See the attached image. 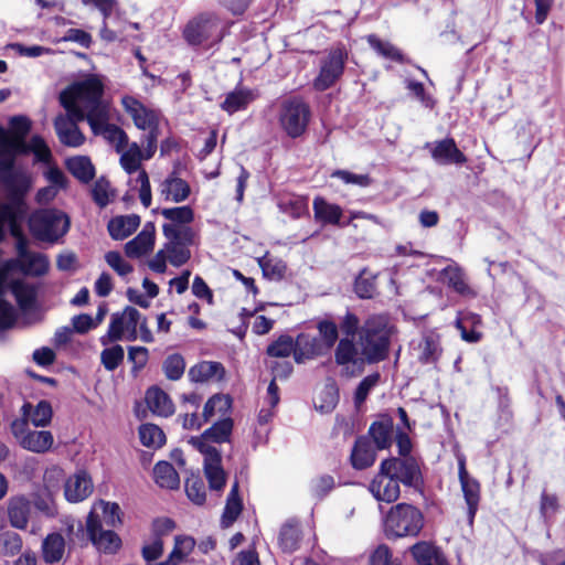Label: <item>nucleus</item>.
<instances>
[{"instance_id":"obj_1","label":"nucleus","mask_w":565,"mask_h":565,"mask_svg":"<svg viewBox=\"0 0 565 565\" xmlns=\"http://www.w3.org/2000/svg\"><path fill=\"white\" fill-rule=\"evenodd\" d=\"M393 327L385 315H372L360 327L356 343L350 338L339 341L334 352L339 365L361 367L386 359Z\"/></svg>"},{"instance_id":"obj_2","label":"nucleus","mask_w":565,"mask_h":565,"mask_svg":"<svg viewBox=\"0 0 565 565\" xmlns=\"http://www.w3.org/2000/svg\"><path fill=\"white\" fill-rule=\"evenodd\" d=\"M98 88L99 76L90 74L61 92L60 103L66 114L55 118L54 128L62 145L77 148L85 142V136L77 124L85 119L88 121V108L84 102L96 94Z\"/></svg>"},{"instance_id":"obj_3","label":"nucleus","mask_w":565,"mask_h":565,"mask_svg":"<svg viewBox=\"0 0 565 565\" xmlns=\"http://www.w3.org/2000/svg\"><path fill=\"white\" fill-rule=\"evenodd\" d=\"M17 258L7 260L0 267V328H9L15 320V311L11 303L3 299L7 292V276L12 269H19L24 275L43 276L47 273L50 262L44 254L31 252L28 241L15 226Z\"/></svg>"},{"instance_id":"obj_4","label":"nucleus","mask_w":565,"mask_h":565,"mask_svg":"<svg viewBox=\"0 0 565 565\" xmlns=\"http://www.w3.org/2000/svg\"><path fill=\"white\" fill-rule=\"evenodd\" d=\"M12 167L13 164L8 169H0L10 200L9 203L0 202V241L4 237L7 225L12 235L17 234V221L25 213L23 198L32 186L30 174L24 171H14Z\"/></svg>"},{"instance_id":"obj_5","label":"nucleus","mask_w":565,"mask_h":565,"mask_svg":"<svg viewBox=\"0 0 565 565\" xmlns=\"http://www.w3.org/2000/svg\"><path fill=\"white\" fill-rule=\"evenodd\" d=\"M146 343L153 341V335L147 326V319L136 308L126 307L120 312L111 315L107 332L100 337V343L108 345L117 341H135L138 339Z\"/></svg>"},{"instance_id":"obj_6","label":"nucleus","mask_w":565,"mask_h":565,"mask_svg":"<svg viewBox=\"0 0 565 565\" xmlns=\"http://www.w3.org/2000/svg\"><path fill=\"white\" fill-rule=\"evenodd\" d=\"M104 83L99 77V88L90 98L85 99L88 108V124L95 135L103 136L116 149L120 151L122 146H127V134L116 125L109 124V107L103 100Z\"/></svg>"},{"instance_id":"obj_7","label":"nucleus","mask_w":565,"mask_h":565,"mask_svg":"<svg viewBox=\"0 0 565 565\" xmlns=\"http://www.w3.org/2000/svg\"><path fill=\"white\" fill-rule=\"evenodd\" d=\"M226 31L227 25L217 13L204 11L188 21L182 36L192 46H212L223 40Z\"/></svg>"},{"instance_id":"obj_8","label":"nucleus","mask_w":565,"mask_h":565,"mask_svg":"<svg viewBox=\"0 0 565 565\" xmlns=\"http://www.w3.org/2000/svg\"><path fill=\"white\" fill-rule=\"evenodd\" d=\"M70 224V217L56 209L38 210L29 218V228L33 237L51 244L67 233Z\"/></svg>"},{"instance_id":"obj_9","label":"nucleus","mask_w":565,"mask_h":565,"mask_svg":"<svg viewBox=\"0 0 565 565\" xmlns=\"http://www.w3.org/2000/svg\"><path fill=\"white\" fill-rule=\"evenodd\" d=\"M423 526L422 512L407 503L392 507L384 521V530L388 537L417 536Z\"/></svg>"},{"instance_id":"obj_10","label":"nucleus","mask_w":565,"mask_h":565,"mask_svg":"<svg viewBox=\"0 0 565 565\" xmlns=\"http://www.w3.org/2000/svg\"><path fill=\"white\" fill-rule=\"evenodd\" d=\"M12 134L0 126V169H8L17 153L25 148L24 138L31 129V120L25 116H13L10 121Z\"/></svg>"},{"instance_id":"obj_11","label":"nucleus","mask_w":565,"mask_h":565,"mask_svg":"<svg viewBox=\"0 0 565 565\" xmlns=\"http://www.w3.org/2000/svg\"><path fill=\"white\" fill-rule=\"evenodd\" d=\"M11 433L21 448L33 454H46L54 445V436L50 430L31 429L26 419H14Z\"/></svg>"},{"instance_id":"obj_12","label":"nucleus","mask_w":565,"mask_h":565,"mask_svg":"<svg viewBox=\"0 0 565 565\" xmlns=\"http://www.w3.org/2000/svg\"><path fill=\"white\" fill-rule=\"evenodd\" d=\"M309 106L300 98L288 99L281 105L279 121L291 138L302 135L309 122Z\"/></svg>"},{"instance_id":"obj_13","label":"nucleus","mask_w":565,"mask_h":565,"mask_svg":"<svg viewBox=\"0 0 565 565\" xmlns=\"http://www.w3.org/2000/svg\"><path fill=\"white\" fill-rule=\"evenodd\" d=\"M347 56L343 47H335L321 60L319 74L313 81L317 90H326L337 83L343 74Z\"/></svg>"},{"instance_id":"obj_14","label":"nucleus","mask_w":565,"mask_h":565,"mask_svg":"<svg viewBox=\"0 0 565 565\" xmlns=\"http://www.w3.org/2000/svg\"><path fill=\"white\" fill-rule=\"evenodd\" d=\"M380 467L392 475L399 486L416 487L422 478L419 465L414 457L388 458L383 460Z\"/></svg>"},{"instance_id":"obj_15","label":"nucleus","mask_w":565,"mask_h":565,"mask_svg":"<svg viewBox=\"0 0 565 565\" xmlns=\"http://www.w3.org/2000/svg\"><path fill=\"white\" fill-rule=\"evenodd\" d=\"M122 105L137 128L147 131L158 128L159 114L156 110L147 108L130 96L122 98Z\"/></svg>"},{"instance_id":"obj_16","label":"nucleus","mask_w":565,"mask_h":565,"mask_svg":"<svg viewBox=\"0 0 565 565\" xmlns=\"http://www.w3.org/2000/svg\"><path fill=\"white\" fill-rule=\"evenodd\" d=\"M369 490L377 501L386 503L396 501L401 494L399 484L392 478V475L383 471L381 467L371 480Z\"/></svg>"},{"instance_id":"obj_17","label":"nucleus","mask_w":565,"mask_h":565,"mask_svg":"<svg viewBox=\"0 0 565 565\" xmlns=\"http://www.w3.org/2000/svg\"><path fill=\"white\" fill-rule=\"evenodd\" d=\"M158 192L160 199L163 201L181 203L189 198L191 188L185 180L173 171L160 182Z\"/></svg>"},{"instance_id":"obj_18","label":"nucleus","mask_w":565,"mask_h":565,"mask_svg":"<svg viewBox=\"0 0 565 565\" xmlns=\"http://www.w3.org/2000/svg\"><path fill=\"white\" fill-rule=\"evenodd\" d=\"M90 521L94 525L114 529L121 524L120 508L117 503L100 500L94 503L87 516L86 522Z\"/></svg>"},{"instance_id":"obj_19","label":"nucleus","mask_w":565,"mask_h":565,"mask_svg":"<svg viewBox=\"0 0 565 565\" xmlns=\"http://www.w3.org/2000/svg\"><path fill=\"white\" fill-rule=\"evenodd\" d=\"M93 492V482L87 472L81 470L70 476L65 481L64 495L68 502H81Z\"/></svg>"},{"instance_id":"obj_20","label":"nucleus","mask_w":565,"mask_h":565,"mask_svg":"<svg viewBox=\"0 0 565 565\" xmlns=\"http://www.w3.org/2000/svg\"><path fill=\"white\" fill-rule=\"evenodd\" d=\"M86 531L92 543L98 551L104 553H115L121 545L119 536L113 529L94 525L93 522H86Z\"/></svg>"},{"instance_id":"obj_21","label":"nucleus","mask_w":565,"mask_h":565,"mask_svg":"<svg viewBox=\"0 0 565 565\" xmlns=\"http://www.w3.org/2000/svg\"><path fill=\"white\" fill-rule=\"evenodd\" d=\"M417 360L423 364L436 363L443 352L440 337L434 331H427L414 345Z\"/></svg>"},{"instance_id":"obj_22","label":"nucleus","mask_w":565,"mask_h":565,"mask_svg":"<svg viewBox=\"0 0 565 565\" xmlns=\"http://www.w3.org/2000/svg\"><path fill=\"white\" fill-rule=\"evenodd\" d=\"M154 246V225L145 224L142 231L125 244V253L129 258H140L152 252Z\"/></svg>"},{"instance_id":"obj_23","label":"nucleus","mask_w":565,"mask_h":565,"mask_svg":"<svg viewBox=\"0 0 565 565\" xmlns=\"http://www.w3.org/2000/svg\"><path fill=\"white\" fill-rule=\"evenodd\" d=\"M7 512L12 527L25 530L31 513V501L24 495L12 497L8 501Z\"/></svg>"},{"instance_id":"obj_24","label":"nucleus","mask_w":565,"mask_h":565,"mask_svg":"<svg viewBox=\"0 0 565 565\" xmlns=\"http://www.w3.org/2000/svg\"><path fill=\"white\" fill-rule=\"evenodd\" d=\"M431 157L439 164H461L467 161L466 156L457 148L452 139H444L431 146Z\"/></svg>"},{"instance_id":"obj_25","label":"nucleus","mask_w":565,"mask_h":565,"mask_svg":"<svg viewBox=\"0 0 565 565\" xmlns=\"http://www.w3.org/2000/svg\"><path fill=\"white\" fill-rule=\"evenodd\" d=\"M190 380L195 383H204L211 381H223L225 377V369L220 362L203 361L193 365L188 373Z\"/></svg>"},{"instance_id":"obj_26","label":"nucleus","mask_w":565,"mask_h":565,"mask_svg":"<svg viewBox=\"0 0 565 565\" xmlns=\"http://www.w3.org/2000/svg\"><path fill=\"white\" fill-rule=\"evenodd\" d=\"M21 412V419H26L29 425L32 424L34 427L49 426L53 417L52 406L47 401H40L35 406L24 403Z\"/></svg>"},{"instance_id":"obj_27","label":"nucleus","mask_w":565,"mask_h":565,"mask_svg":"<svg viewBox=\"0 0 565 565\" xmlns=\"http://www.w3.org/2000/svg\"><path fill=\"white\" fill-rule=\"evenodd\" d=\"M438 279L447 284L456 292L466 297H475L476 292L466 281L463 270L456 264L449 265L439 273Z\"/></svg>"},{"instance_id":"obj_28","label":"nucleus","mask_w":565,"mask_h":565,"mask_svg":"<svg viewBox=\"0 0 565 565\" xmlns=\"http://www.w3.org/2000/svg\"><path fill=\"white\" fill-rule=\"evenodd\" d=\"M328 352L322 342L313 337L300 334L296 341L295 361L299 364Z\"/></svg>"},{"instance_id":"obj_29","label":"nucleus","mask_w":565,"mask_h":565,"mask_svg":"<svg viewBox=\"0 0 565 565\" xmlns=\"http://www.w3.org/2000/svg\"><path fill=\"white\" fill-rule=\"evenodd\" d=\"M148 408L156 415L168 417L174 413V405L169 395L159 387H150L146 393Z\"/></svg>"},{"instance_id":"obj_30","label":"nucleus","mask_w":565,"mask_h":565,"mask_svg":"<svg viewBox=\"0 0 565 565\" xmlns=\"http://www.w3.org/2000/svg\"><path fill=\"white\" fill-rule=\"evenodd\" d=\"M257 93L246 87H238L228 93L221 104L223 110L228 114H234L238 110L245 109L255 98Z\"/></svg>"},{"instance_id":"obj_31","label":"nucleus","mask_w":565,"mask_h":565,"mask_svg":"<svg viewBox=\"0 0 565 565\" xmlns=\"http://www.w3.org/2000/svg\"><path fill=\"white\" fill-rule=\"evenodd\" d=\"M376 454L371 443L366 437L356 439L351 452V462L355 469H365L372 466L375 461Z\"/></svg>"},{"instance_id":"obj_32","label":"nucleus","mask_w":565,"mask_h":565,"mask_svg":"<svg viewBox=\"0 0 565 565\" xmlns=\"http://www.w3.org/2000/svg\"><path fill=\"white\" fill-rule=\"evenodd\" d=\"M117 152L120 153V166L128 174H132L134 172L139 173V171L142 170L141 162L147 159L137 142H127V146H122L121 150Z\"/></svg>"},{"instance_id":"obj_33","label":"nucleus","mask_w":565,"mask_h":565,"mask_svg":"<svg viewBox=\"0 0 565 565\" xmlns=\"http://www.w3.org/2000/svg\"><path fill=\"white\" fill-rule=\"evenodd\" d=\"M232 407V399L228 395L215 394L204 405L202 417L203 422H210L213 418L228 417Z\"/></svg>"},{"instance_id":"obj_34","label":"nucleus","mask_w":565,"mask_h":565,"mask_svg":"<svg viewBox=\"0 0 565 565\" xmlns=\"http://www.w3.org/2000/svg\"><path fill=\"white\" fill-rule=\"evenodd\" d=\"M140 217L136 214L117 216L109 221L108 232L114 239H124L139 226Z\"/></svg>"},{"instance_id":"obj_35","label":"nucleus","mask_w":565,"mask_h":565,"mask_svg":"<svg viewBox=\"0 0 565 565\" xmlns=\"http://www.w3.org/2000/svg\"><path fill=\"white\" fill-rule=\"evenodd\" d=\"M221 454L204 459V475L211 490L221 491L226 483V473L221 465Z\"/></svg>"},{"instance_id":"obj_36","label":"nucleus","mask_w":565,"mask_h":565,"mask_svg":"<svg viewBox=\"0 0 565 565\" xmlns=\"http://www.w3.org/2000/svg\"><path fill=\"white\" fill-rule=\"evenodd\" d=\"M312 207L317 221L323 224L340 225L342 209L339 205L329 203L323 198L317 196L313 200Z\"/></svg>"},{"instance_id":"obj_37","label":"nucleus","mask_w":565,"mask_h":565,"mask_svg":"<svg viewBox=\"0 0 565 565\" xmlns=\"http://www.w3.org/2000/svg\"><path fill=\"white\" fill-rule=\"evenodd\" d=\"M301 530L297 522L288 521L280 527L278 544L285 553H292L299 548Z\"/></svg>"},{"instance_id":"obj_38","label":"nucleus","mask_w":565,"mask_h":565,"mask_svg":"<svg viewBox=\"0 0 565 565\" xmlns=\"http://www.w3.org/2000/svg\"><path fill=\"white\" fill-rule=\"evenodd\" d=\"M10 290L22 311L30 310L34 306L36 289L33 285L17 279L10 284Z\"/></svg>"},{"instance_id":"obj_39","label":"nucleus","mask_w":565,"mask_h":565,"mask_svg":"<svg viewBox=\"0 0 565 565\" xmlns=\"http://www.w3.org/2000/svg\"><path fill=\"white\" fill-rule=\"evenodd\" d=\"M243 509V502L238 493V482L235 481L226 499V504L222 515V525L231 526L239 516Z\"/></svg>"},{"instance_id":"obj_40","label":"nucleus","mask_w":565,"mask_h":565,"mask_svg":"<svg viewBox=\"0 0 565 565\" xmlns=\"http://www.w3.org/2000/svg\"><path fill=\"white\" fill-rule=\"evenodd\" d=\"M68 171L81 182L88 183L95 177V168L88 157L76 156L66 161Z\"/></svg>"},{"instance_id":"obj_41","label":"nucleus","mask_w":565,"mask_h":565,"mask_svg":"<svg viewBox=\"0 0 565 565\" xmlns=\"http://www.w3.org/2000/svg\"><path fill=\"white\" fill-rule=\"evenodd\" d=\"M42 552L46 563L53 564L60 562L65 552L64 537L58 533L47 535L43 541Z\"/></svg>"},{"instance_id":"obj_42","label":"nucleus","mask_w":565,"mask_h":565,"mask_svg":"<svg viewBox=\"0 0 565 565\" xmlns=\"http://www.w3.org/2000/svg\"><path fill=\"white\" fill-rule=\"evenodd\" d=\"M278 207L294 218H299L308 214V200L301 195L289 194L279 199Z\"/></svg>"},{"instance_id":"obj_43","label":"nucleus","mask_w":565,"mask_h":565,"mask_svg":"<svg viewBox=\"0 0 565 565\" xmlns=\"http://www.w3.org/2000/svg\"><path fill=\"white\" fill-rule=\"evenodd\" d=\"M377 449H385L391 446L393 434V420L388 417L375 422L369 429Z\"/></svg>"},{"instance_id":"obj_44","label":"nucleus","mask_w":565,"mask_h":565,"mask_svg":"<svg viewBox=\"0 0 565 565\" xmlns=\"http://www.w3.org/2000/svg\"><path fill=\"white\" fill-rule=\"evenodd\" d=\"M156 483L161 488L177 489L180 478L173 466L167 461L156 463L153 468Z\"/></svg>"},{"instance_id":"obj_45","label":"nucleus","mask_w":565,"mask_h":565,"mask_svg":"<svg viewBox=\"0 0 565 565\" xmlns=\"http://www.w3.org/2000/svg\"><path fill=\"white\" fill-rule=\"evenodd\" d=\"M468 507V522L472 525L480 501V484L476 479L460 483Z\"/></svg>"},{"instance_id":"obj_46","label":"nucleus","mask_w":565,"mask_h":565,"mask_svg":"<svg viewBox=\"0 0 565 565\" xmlns=\"http://www.w3.org/2000/svg\"><path fill=\"white\" fill-rule=\"evenodd\" d=\"M163 235L168 242L190 246L194 242V231L190 226L179 224H163Z\"/></svg>"},{"instance_id":"obj_47","label":"nucleus","mask_w":565,"mask_h":565,"mask_svg":"<svg viewBox=\"0 0 565 565\" xmlns=\"http://www.w3.org/2000/svg\"><path fill=\"white\" fill-rule=\"evenodd\" d=\"M367 43L379 55L384 58L395 62L404 61L403 54L396 46L387 41H382L374 34L367 36Z\"/></svg>"},{"instance_id":"obj_48","label":"nucleus","mask_w":565,"mask_h":565,"mask_svg":"<svg viewBox=\"0 0 565 565\" xmlns=\"http://www.w3.org/2000/svg\"><path fill=\"white\" fill-rule=\"evenodd\" d=\"M233 430V420L230 417L217 419L210 428L204 431V437L214 443H225L230 439Z\"/></svg>"},{"instance_id":"obj_49","label":"nucleus","mask_w":565,"mask_h":565,"mask_svg":"<svg viewBox=\"0 0 565 565\" xmlns=\"http://www.w3.org/2000/svg\"><path fill=\"white\" fill-rule=\"evenodd\" d=\"M140 441L146 447L159 448L166 443V435L160 427L145 424L139 428Z\"/></svg>"},{"instance_id":"obj_50","label":"nucleus","mask_w":565,"mask_h":565,"mask_svg":"<svg viewBox=\"0 0 565 565\" xmlns=\"http://www.w3.org/2000/svg\"><path fill=\"white\" fill-rule=\"evenodd\" d=\"M160 213L166 220L169 221L168 224L189 226V224L194 220V212L188 205L162 209Z\"/></svg>"},{"instance_id":"obj_51","label":"nucleus","mask_w":565,"mask_h":565,"mask_svg":"<svg viewBox=\"0 0 565 565\" xmlns=\"http://www.w3.org/2000/svg\"><path fill=\"white\" fill-rule=\"evenodd\" d=\"M339 395L334 385H326L315 398V407L321 413L331 412L338 404Z\"/></svg>"},{"instance_id":"obj_52","label":"nucleus","mask_w":565,"mask_h":565,"mask_svg":"<svg viewBox=\"0 0 565 565\" xmlns=\"http://www.w3.org/2000/svg\"><path fill=\"white\" fill-rule=\"evenodd\" d=\"M411 552L418 565H424L425 563H439V559H441L437 550L427 542L416 543L412 546Z\"/></svg>"},{"instance_id":"obj_53","label":"nucleus","mask_w":565,"mask_h":565,"mask_svg":"<svg viewBox=\"0 0 565 565\" xmlns=\"http://www.w3.org/2000/svg\"><path fill=\"white\" fill-rule=\"evenodd\" d=\"M33 505L38 511L50 518L57 513L52 492L49 488H44L34 493Z\"/></svg>"},{"instance_id":"obj_54","label":"nucleus","mask_w":565,"mask_h":565,"mask_svg":"<svg viewBox=\"0 0 565 565\" xmlns=\"http://www.w3.org/2000/svg\"><path fill=\"white\" fill-rule=\"evenodd\" d=\"M296 342L289 335H281L267 348V354L270 358H288L291 353L295 355Z\"/></svg>"},{"instance_id":"obj_55","label":"nucleus","mask_w":565,"mask_h":565,"mask_svg":"<svg viewBox=\"0 0 565 565\" xmlns=\"http://www.w3.org/2000/svg\"><path fill=\"white\" fill-rule=\"evenodd\" d=\"M163 249L168 255V260L173 266L177 267L185 264L191 257V253L188 245H179L173 242L167 241V243L163 246Z\"/></svg>"},{"instance_id":"obj_56","label":"nucleus","mask_w":565,"mask_h":565,"mask_svg":"<svg viewBox=\"0 0 565 565\" xmlns=\"http://www.w3.org/2000/svg\"><path fill=\"white\" fill-rule=\"evenodd\" d=\"M124 348L119 344H114L102 351L100 362L107 371H114L124 361Z\"/></svg>"},{"instance_id":"obj_57","label":"nucleus","mask_w":565,"mask_h":565,"mask_svg":"<svg viewBox=\"0 0 565 565\" xmlns=\"http://www.w3.org/2000/svg\"><path fill=\"white\" fill-rule=\"evenodd\" d=\"M22 548V539L14 532H4L0 535V555L13 556Z\"/></svg>"},{"instance_id":"obj_58","label":"nucleus","mask_w":565,"mask_h":565,"mask_svg":"<svg viewBox=\"0 0 565 565\" xmlns=\"http://www.w3.org/2000/svg\"><path fill=\"white\" fill-rule=\"evenodd\" d=\"M185 370L184 359L180 354H171L163 362L166 376L171 381L181 379Z\"/></svg>"},{"instance_id":"obj_59","label":"nucleus","mask_w":565,"mask_h":565,"mask_svg":"<svg viewBox=\"0 0 565 565\" xmlns=\"http://www.w3.org/2000/svg\"><path fill=\"white\" fill-rule=\"evenodd\" d=\"M92 195L96 204L100 207L106 206L114 196L110 183L105 178H99L93 185Z\"/></svg>"},{"instance_id":"obj_60","label":"nucleus","mask_w":565,"mask_h":565,"mask_svg":"<svg viewBox=\"0 0 565 565\" xmlns=\"http://www.w3.org/2000/svg\"><path fill=\"white\" fill-rule=\"evenodd\" d=\"M32 151L35 156L36 161L49 163L52 158L51 150L43 138L40 136H33L25 148L21 152Z\"/></svg>"},{"instance_id":"obj_61","label":"nucleus","mask_w":565,"mask_h":565,"mask_svg":"<svg viewBox=\"0 0 565 565\" xmlns=\"http://www.w3.org/2000/svg\"><path fill=\"white\" fill-rule=\"evenodd\" d=\"M185 492L193 503L201 505L205 502V487L199 477L192 476L185 480Z\"/></svg>"},{"instance_id":"obj_62","label":"nucleus","mask_w":565,"mask_h":565,"mask_svg":"<svg viewBox=\"0 0 565 565\" xmlns=\"http://www.w3.org/2000/svg\"><path fill=\"white\" fill-rule=\"evenodd\" d=\"M259 265L264 275L273 280L281 279L286 273V265L279 259L265 256L259 259Z\"/></svg>"},{"instance_id":"obj_63","label":"nucleus","mask_w":565,"mask_h":565,"mask_svg":"<svg viewBox=\"0 0 565 565\" xmlns=\"http://www.w3.org/2000/svg\"><path fill=\"white\" fill-rule=\"evenodd\" d=\"M318 330L321 342L327 351H329L338 340V327L334 322L323 320L318 323Z\"/></svg>"},{"instance_id":"obj_64","label":"nucleus","mask_w":565,"mask_h":565,"mask_svg":"<svg viewBox=\"0 0 565 565\" xmlns=\"http://www.w3.org/2000/svg\"><path fill=\"white\" fill-rule=\"evenodd\" d=\"M105 260L119 276L126 277L132 271V266L127 263L120 253L110 250L105 254Z\"/></svg>"}]
</instances>
